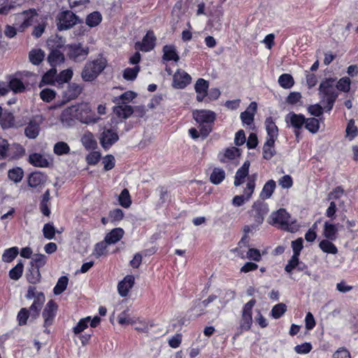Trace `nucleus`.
I'll return each instance as SVG.
<instances>
[{"label": "nucleus", "instance_id": "30", "mask_svg": "<svg viewBox=\"0 0 358 358\" xmlns=\"http://www.w3.org/2000/svg\"><path fill=\"white\" fill-rule=\"evenodd\" d=\"M48 62L54 67L64 62V55L58 50H53L48 57Z\"/></svg>", "mask_w": 358, "mask_h": 358}, {"label": "nucleus", "instance_id": "6", "mask_svg": "<svg viewBox=\"0 0 358 358\" xmlns=\"http://www.w3.org/2000/svg\"><path fill=\"white\" fill-rule=\"evenodd\" d=\"M77 120L84 124L96 123L99 117L92 114V108L89 103H81L76 105Z\"/></svg>", "mask_w": 358, "mask_h": 358}, {"label": "nucleus", "instance_id": "26", "mask_svg": "<svg viewBox=\"0 0 358 358\" xmlns=\"http://www.w3.org/2000/svg\"><path fill=\"white\" fill-rule=\"evenodd\" d=\"M80 141L87 150H94L97 147V143L94 135L88 131L83 134Z\"/></svg>", "mask_w": 358, "mask_h": 358}, {"label": "nucleus", "instance_id": "46", "mask_svg": "<svg viewBox=\"0 0 358 358\" xmlns=\"http://www.w3.org/2000/svg\"><path fill=\"white\" fill-rule=\"evenodd\" d=\"M117 321L119 324L122 325L124 324H134L136 322V317H131L128 311H124L120 313L117 317Z\"/></svg>", "mask_w": 358, "mask_h": 358}, {"label": "nucleus", "instance_id": "48", "mask_svg": "<svg viewBox=\"0 0 358 358\" xmlns=\"http://www.w3.org/2000/svg\"><path fill=\"white\" fill-rule=\"evenodd\" d=\"M139 71L140 67L138 66H136L133 68H127L123 72V78L127 80H134L136 78Z\"/></svg>", "mask_w": 358, "mask_h": 358}, {"label": "nucleus", "instance_id": "47", "mask_svg": "<svg viewBox=\"0 0 358 358\" xmlns=\"http://www.w3.org/2000/svg\"><path fill=\"white\" fill-rule=\"evenodd\" d=\"M27 279L29 283L37 284L41 280V273L39 268H32L29 270V273L27 274Z\"/></svg>", "mask_w": 358, "mask_h": 358}, {"label": "nucleus", "instance_id": "5", "mask_svg": "<svg viewBox=\"0 0 358 358\" xmlns=\"http://www.w3.org/2000/svg\"><path fill=\"white\" fill-rule=\"evenodd\" d=\"M67 56L75 62L85 60L89 54V48L81 43L69 44L66 46Z\"/></svg>", "mask_w": 358, "mask_h": 358}, {"label": "nucleus", "instance_id": "15", "mask_svg": "<svg viewBox=\"0 0 358 358\" xmlns=\"http://www.w3.org/2000/svg\"><path fill=\"white\" fill-rule=\"evenodd\" d=\"M193 117L199 124L212 123L215 119V113L206 110H195L193 112Z\"/></svg>", "mask_w": 358, "mask_h": 358}, {"label": "nucleus", "instance_id": "54", "mask_svg": "<svg viewBox=\"0 0 358 358\" xmlns=\"http://www.w3.org/2000/svg\"><path fill=\"white\" fill-rule=\"evenodd\" d=\"M73 76V71L71 69H66L59 73V75H57L56 78V82H57L59 84L67 83L69 80H70Z\"/></svg>", "mask_w": 358, "mask_h": 358}, {"label": "nucleus", "instance_id": "23", "mask_svg": "<svg viewBox=\"0 0 358 358\" xmlns=\"http://www.w3.org/2000/svg\"><path fill=\"white\" fill-rule=\"evenodd\" d=\"M45 300V296H42L41 294H39L36 300H34L33 303L29 307V312L32 318L36 319L39 316Z\"/></svg>", "mask_w": 358, "mask_h": 358}, {"label": "nucleus", "instance_id": "10", "mask_svg": "<svg viewBox=\"0 0 358 358\" xmlns=\"http://www.w3.org/2000/svg\"><path fill=\"white\" fill-rule=\"evenodd\" d=\"M268 209L264 204H254L251 210V217L255 223L252 224L253 229H257L264 221V216L268 213Z\"/></svg>", "mask_w": 358, "mask_h": 358}, {"label": "nucleus", "instance_id": "29", "mask_svg": "<svg viewBox=\"0 0 358 358\" xmlns=\"http://www.w3.org/2000/svg\"><path fill=\"white\" fill-rule=\"evenodd\" d=\"M338 228L336 224L325 222L324 224L323 235L324 236L330 240L334 241L337 238Z\"/></svg>", "mask_w": 358, "mask_h": 358}, {"label": "nucleus", "instance_id": "37", "mask_svg": "<svg viewBox=\"0 0 358 358\" xmlns=\"http://www.w3.org/2000/svg\"><path fill=\"white\" fill-rule=\"evenodd\" d=\"M45 53L41 49L32 50L29 55L30 62L34 64H39L44 59Z\"/></svg>", "mask_w": 358, "mask_h": 358}, {"label": "nucleus", "instance_id": "22", "mask_svg": "<svg viewBox=\"0 0 358 358\" xmlns=\"http://www.w3.org/2000/svg\"><path fill=\"white\" fill-rule=\"evenodd\" d=\"M76 111V105L67 107L62 111L60 115L61 121L69 124L73 120H77Z\"/></svg>", "mask_w": 358, "mask_h": 358}, {"label": "nucleus", "instance_id": "56", "mask_svg": "<svg viewBox=\"0 0 358 358\" xmlns=\"http://www.w3.org/2000/svg\"><path fill=\"white\" fill-rule=\"evenodd\" d=\"M57 76V70L55 68H52L43 76L42 82L45 84H54Z\"/></svg>", "mask_w": 358, "mask_h": 358}, {"label": "nucleus", "instance_id": "1", "mask_svg": "<svg viewBox=\"0 0 358 358\" xmlns=\"http://www.w3.org/2000/svg\"><path fill=\"white\" fill-rule=\"evenodd\" d=\"M335 81L336 80L334 78H326L320 83L319 86V95L321 103L328 111L332 109L334 103L338 96L334 87Z\"/></svg>", "mask_w": 358, "mask_h": 358}, {"label": "nucleus", "instance_id": "9", "mask_svg": "<svg viewBox=\"0 0 358 358\" xmlns=\"http://www.w3.org/2000/svg\"><path fill=\"white\" fill-rule=\"evenodd\" d=\"M255 304V300L251 299L244 306L240 320V327L242 330L248 331L252 324V309Z\"/></svg>", "mask_w": 358, "mask_h": 358}, {"label": "nucleus", "instance_id": "27", "mask_svg": "<svg viewBox=\"0 0 358 358\" xmlns=\"http://www.w3.org/2000/svg\"><path fill=\"white\" fill-rule=\"evenodd\" d=\"M124 231L121 228H115L106 234L104 241L108 244H115L123 236Z\"/></svg>", "mask_w": 358, "mask_h": 358}, {"label": "nucleus", "instance_id": "4", "mask_svg": "<svg viewBox=\"0 0 358 358\" xmlns=\"http://www.w3.org/2000/svg\"><path fill=\"white\" fill-rule=\"evenodd\" d=\"M268 222L272 225L278 224L280 228L290 231L289 224L291 223V217L284 208L273 212L269 217Z\"/></svg>", "mask_w": 358, "mask_h": 358}, {"label": "nucleus", "instance_id": "55", "mask_svg": "<svg viewBox=\"0 0 358 358\" xmlns=\"http://www.w3.org/2000/svg\"><path fill=\"white\" fill-rule=\"evenodd\" d=\"M286 310V305L285 303H280L273 307L271 314L273 317L278 319L285 313Z\"/></svg>", "mask_w": 358, "mask_h": 358}, {"label": "nucleus", "instance_id": "3", "mask_svg": "<svg viewBox=\"0 0 358 358\" xmlns=\"http://www.w3.org/2000/svg\"><path fill=\"white\" fill-rule=\"evenodd\" d=\"M27 181L33 192L39 193L47 185L48 177L41 171H35L28 175Z\"/></svg>", "mask_w": 358, "mask_h": 358}, {"label": "nucleus", "instance_id": "61", "mask_svg": "<svg viewBox=\"0 0 358 358\" xmlns=\"http://www.w3.org/2000/svg\"><path fill=\"white\" fill-rule=\"evenodd\" d=\"M133 325L135 329L139 332H147L149 330L148 323L145 320L140 318L136 317V322Z\"/></svg>", "mask_w": 358, "mask_h": 358}, {"label": "nucleus", "instance_id": "64", "mask_svg": "<svg viewBox=\"0 0 358 358\" xmlns=\"http://www.w3.org/2000/svg\"><path fill=\"white\" fill-rule=\"evenodd\" d=\"M43 232L45 238L51 240L55 236V229L52 224L48 223L44 225Z\"/></svg>", "mask_w": 358, "mask_h": 358}, {"label": "nucleus", "instance_id": "62", "mask_svg": "<svg viewBox=\"0 0 358 358\" xmlns=\"http://www.w3.org/2000/svg\"><path fill=\"white\" fill-rule=\"evenodd\" d=\"M195 90L196 93H206L208 88V83L206 80L199 78L195 84Z\"/></svg>", "mask_w": 358, "mask_h": 358}, {"label": "nucleus", "instance_id": "42", "mask_svg": "<svg viewBox=\"0 0 358 358\" xmlns=\"http://www.w3.org/2000/svg\"><path fill=\"white\" fill-rule=\"evenodd\" d=\"M14 26L17 27V29L20 32H22L27 28V24L26 20H24V15L22 13L14 15Z\"/></svg>", "mask_w": 358, "mask_h": 358}, {"label": "nucleus", "instance_id": "14", "mask_svg": "<svg viewBox=\"0 0 358 358\" xmlns=\"http://www.w3.org/2000/svg\"><path fill=\"white\" fill-rule=\"evenodd\" d=\"M191 81V76L184 71H178L173 75V85L178 89L185 88Z\"/></svg>", "mask_w": 358, "mask_h": 358}, {"label": "nucleus", "instance_id": "13", "mask_svg": "<svg viewBox=\"0 0 358 358\" xmlns=\"http://www.w3.org/2000/svg\"><path fill=\"white\" fill-rule=\"evenodd\" d=\"M57 310V305L55 302L50 300L47 303L42 313L44 319V327H46L52 324Z\"/></svg>", "mask_w": 358, "mask_h": 358}, {"label": "nucleus", "instance_id": "25", "mask_svg": "<svg viewBox=\"0 0 358 358\" xmlns=\"http://www.w3.org/2000/svg\"><path fill=\"white\" fill-rule=\"evenodd\" d=\"M114 107L113 112L119 117L127 119L134 113V109L131 106L127 104H116Z\"/></svg>", "mask_w": 358, "mask_h": 358}, {"label": "nucleus", "instance_id": "7", "mask_svg": "<svg viewBox=\"0 0 358 358\" xmlns=\"http://www.w3.org/2000/svg\"><path fill=\"white\" fill-rule=\"evenodd\" d=\"M256 178V174L252 175L248 178V182L243 191V195L235 196L232 200V204L234 206H241L245 201H248L250 199L255 187Z\"/></svg>", "mask_w": 358, "mask_h": 358}, {"label": "nucleus", "instance_id": "40", "mask_svg": "<svg viewBox=\"0 0 358 358\" xmlns=\"http://www.w3.org/2000/svg\"><path fill=\"white\" fill-rule=\"evenodd\" d=\"M278 83L282 87L289 89L294 85V81L291 75L284 73L279 77Z\"/></svg>", "mask_w": 358, "mask_h": 358}, {"label": "nucleus", "instance_id": "60", "mask_svg": "<svg viewBox=\"0 0 358 358\" xmlns=\"http://www.w3.org/2000/svg\"><path fill=\"white\" fill-rule=\"evenodd\" d=\"M56 93L50 89H44L40 92V97L45 102H50L55 98Z\"/></svg>", "mask_w": 358, "mask_h": 358}, {"label": "nucleus", "instance_id": "16", "mask_svg": "<svg viewBox=\"0 0 358 358\" xmlns=\"http://www.w3.org/2000/svg\"><path fill=\"white\" fill-rule=\"evenodd\" d=\"M134 276L132 275H128L124 278L117 285L118 293L121 296H127L129 290L133 287L134 285Z\"/></svg>", "mask_w": 358, "mask_h": 358}, {"label": "nucleus", "instance_id": "51", "mask_svg": "<svg viewBox=\"0 0 358 358\" xmlns=\"http://www.w3.org/2000/svg\"><path fill=\"white\" fill-rule=\"evenodd\" d=\"M108 245V244L105 241L96 243L94 249L93 255L97 258L106 255Z\"/></svg>", "mask_w": 358, "mask_h": 358}, {"label": "nucleus", "instance_id": "43", "mask_svg": "<svg viewBox=\"0 0 358 358\" xmlns=\"http://www.w3.org/2000/svg\"><path fill=\"white\" fill-rule=\"evenodd\" d=\"M53 151L57 155H67L70 152V147L66 143L59 141L55 144Z\"/></svg>", "mask_w": 358, "mask_h": 358}, {"label": "nucleus", "instance_id": "53", "mask_svg": "<svg viewBox=\"0 0 358 358\" xmlns=\"http://www.w3.org/2000/svg\"><path fill=\"white\" fill-rule=\"evenodd\" d=\"M350 79L348 77H343L338 81L336 88L340 91L348 92L350 90Z\"/></svg>", "mask_w": 358, "mask_h": 358}, {"label": "nucleus", "instance_id": "44", "mask_svg": "<svg viewBox=\"0 0 358 358\" xmlns=\"http://www.w3.org/2000/svg\"><path fill=\"white\" fill-rule=\"evenodd\" d=\"M68 282L69 279L66 276L60 277L57 282V285L54 287V294L55 295L62 294L66 289Z\"/></svg>", "mask_w": 358, "mask_h": 358}, {"label": "nucleus", "instance_id": "2", "mask_svg": "<svg viewBox=\"0 0 358 358\" xmlns=\"http://www.w3.org/2000/svg\"><path fill=\"white\" fill-rule=\"evenodd\" d=\"M106 66V60L103 57H99L92 62H89L85 65L81 73V77L86 82L92 81Z\"/></svg>", "mask_w": 358, "mask_h": 358}, {"label": "nucleus", "instance_id": "58", "mask_svg": "<svg viewBox=\"0 0 358 358\" xmlns=\"http://www.w3.org/2000/svg\"><path fill=\"white\" fill-rule=\"evenodd\" d=\"M24 266L19 262L14 268L9 271V277L15 280H18L22 275Z\"/></svg>", "mask_w": 358, "mask_h": 358}, {"label": "nucleus", "instance_id": "20", "mask_svg": "<svg viewBox=\"0 0 358 358\" xmlns=\"http://www.w3.org/2000/svg\"><path fill=\"white\" fill-rule=\"evenodd\" d=\"M257 107V106L255 102H251L247 110L241 114V119L243 124L251 125L253 123Z\"/></svg>", "mask_w": 358, "mask_h": 358}, {"label": "nucleus", "instance_id": "31", "mask_svg": "<svg viewBox=\"0 0 358 358\" xmlns=\"http://www.w3.org/2000/svg\"><path fill=\"white\" fill-rule=\"evenodd\" d=\"M163 59L166 61L173 60L178 62L179 56L176 52V49L173 45H165L163 48Z\"/></svg>", "mask_w": 358, "mask_h": 358}, {"label": "nucleus", "instance_id": "57", "mask_svg": "<svg viewBox=\"0 0 358 358\" xmlns=\"http://www.w3.org/2000/svg\"><path fill=\"white\" fill-rule=\"evenodd\" d=\"M0 124L3 128H9L14 124V117L10 113H4L0 118Z\"/></svg>", "mask_w": 358, "mask_h": 358}, {"label": "nucleus", "instance_id": "39", "mask_svg": "<svg viewBox=\"0 0 358 358\" xmlns=\"http://www.w3.org/2000/svg\"><path fill=\"white\" fill-rule=\"evenodd\" d=\"M9 87L15 93H22L25 91L26 85L18 78H13L9 82Z\"/></svg>", "mask_w": 358, "mask_h": 358}, {"label": "nucleus", "instance_id": "17", "mask_svg": "<svg viewBox=\"0 0 358 358\" xmlns=\"http://www.w3.org/2000/svg\"><path fill=\"white\" fill-rule=\"evenodd\" d=\"M250 165V162L245 161L241 167L238 169L234 178V183L235 186H239L242 185L245 182V178L246 177H248V178L250 177L248 176Z\"/></svg>", "mask_w": 358, "mask_h": 358}, {"label": "nucleus", "instance_id": "19", "mask_svg": "<svg viewBox=\"0 0 358 358\" xmlns=\"http://www.w3.org/2000/svg\"><path fill=\"white\" fill-rule=\"evenodd\" d=\"M28 162L36 167L46 168L49 166L48 159L40 153H32L29 156Z\"/></svg>", "mask_w": 358, "mask_h": 358}, {"label": "nucleus", "instance_id": "24", "mask_svg": "<svg viewBox=\"0 0 358 358\" xmlns=\"http://www.w3.org/2000/svg\"><path fill=\"white\" fill-rule=\"evenodd\" d=\"M239 155L240 150L235 147H231L226 149L224 152L220 153L218 157L221 162L227 163L229 160L234 159Z\"/></svg>", "mask_w": 358, "mask_h": 358}, {"label": "nucleus", "instance_id": "12", "mask_svg": "<svg viewBox=\"0 0 358 358\" xmlns=\"http://www.w3.org/2000/svg\"><path fill=\"white\" fill-rule=\"evenodd\" d=\"M118 139L117 134L110 129H104L99 138L100 143L105 150L109 149Z\"/></svg>", "mask_w": 358, "mask_h": 358}, {"label": "nucleus", "instance_id": "45", "mask_svg": "<svg viewBox=\"0 0 358 358\" xmlns=\"http://www.w3.org/2000/svg\"><path fill=\"white\" fill-rule=\"evenodd\" d=\"M17 0H0V15H6L14 8Z\"/></svg>", "mask_w": 358, "mask_h": 358}, {"label": "nucleus", "instance_id": "21", "mask_svg": "<svg viewBox=\"0 0 358 358\" xmlns=\"http://www.w3.org/2000/svg\"><path fill=\"white\" fill-rule=\"evenodd\" d=\"M285 121L295 129H301L305 123V117L302 115L289 113L286 115Z\"/></svg>", "mask_w": 358, "mask_h": 358}, {"label": "nucleus", "instance_id": "63", "mask_svg": "<svg viewBox=\"0 0 358 358\" xmlns=\"http://www.w3.org/2000/svg\"><path fill=\"white\" fill-rule=\"evenodd\" d=\"M101 159V153L98 151H92L86 157V161L88 164L95 165Z\"/></svg>", "mask_w": 358, "mask_h": 358}, {"label": "nucleus", "instance_id": "28", "mask_svg": "<svg viewBox=\"0 0 358 358\" xmlns=\"http://www.w3.org/2000/svg\"><path fill=\"white\" fill-rule=\"evenodd\" d=\"M265 126L268 134L267 139L275 141L278 137V129L271 117L266 118Z\"/></svg>", "mask_w": 358, "mask_h": 358}, {"label": "nucleus", "instance_id": "18", "mask_svg": "<svg viewBox=\"0 0 358 358\" xmlns=\"http://www.w3.org/2000/svg\"><path fill=\"white\" fill-rule=\"evenodd\" d=\"M155 36L152 31H148L143 37L142 43H138L136 46H139L141 51L148 52L151 50L155 47Z\"/></svg>", "mask_w": 358, "mask_h": 358}, {"label": "nucleus", "instance_id": "50", "mask_svg": "<svg viewBox=\"0 0 358 358\" xmlns=\"http://www.w3.org/2000/svg\"><path fill=\"white\" fill-rule=\"evenodd\" d=\"M346 137L349 138L350 141H352L355 136L358 134L357 127L355 125L354 120H351L348 123L346 127Z\"/></svg>", "mask_w": 358, "mask_h": 358}, {"label": "nucleus", "instance_id": "49", "mask_svg": "<svg viewBox=\"0 0 358 358\" xmlns=\"http://www.w3.org/2000/svg\"><path fill=\"white\" fill-rule=\"evenodd\" d=\"M101 21V15L99 12H93L86 19V24L90 27H95Z\"/></svg>", "mask_w": 358, "mask_h": 358}, {"label": "nucleus", "instance_id": "41", "mask_svg": "<svg viewBox=\"0 0 358 358\" xmlns=\"http://www.w3.org/2000/svg\"><path fill=\"white\" fill-rule=\"evenodd\" d=\"M19 250L17 247H12L6 250L2 255V261L4 262H11L18 255Z\"/></svg>", "mask_w": 358, "mask_h": 358}, {"label": "nucleus", "instance_id": "34", "mask_svg": "<svg viewBox=\"0 0 358 358\" xmlns=\"http://www.w3.org/2000/svg\"><path fill=\"white\" fill-rule=\"evenodd\" d=\"M8 178L15 183L20 182L24 177V171L21 167H15L8 172Z\"/></svg>", "mask_w": 358, "mask_h": 358}, {"label": "nucleus", "instance_id": "38", "mask_svg": "<svg viewBox=\"0 0 358 358\" xmlns=\"http://www.w3.org/2000/svg\"><path fill=\"white\" fill-rule=\"evenodd\" d=\"M320 248L327 253L336 255L338 252V249L334 244H333L330 240H322L319 244Z\"/></svg>", "mask_w": 358, "mask_h": 358}, {"label": "nucleus", "instance_id": "33", "mask_svg": "<svg viewBox=\"0 0 358 358\" xmlns=\"http://www.w3.org/2000/svg\"><path fill=\"white\" fill-rule=\"evenodd\" d=\"M275 188V182L273 180H268L263 187L260 193L261 199L265 200L270 198Z\"/></svg>", "mask_w": 358, "mask_h": 358}, {"label": "nucleus", "instance_id": "35", "mask_svg": "<svg viewBox=\"0 0 358 358\" xmlns=\"http://www.w3.org/2000/svg\"><path fill=\"white\" fill-rule=\"evenodd\" d=\"M275 141L274 140H266L263 147V157L264 159H270L273 157L275 154V150L273 149Z\"/></svg>", "mask_w": 358, "mask_h": 358}, {"label": "nucleus", "instance_id": "59", "mask_svg": "<svg viewBox=\"0 0 358 358\" xmlns=\"http://www.w3.org/2000/svg\"><path fill=\"white\" fill-rule=\"evenodd\" d=\"M119 201L120 205L124 208H128L130 206L131 201L129 192L127 189H124L122 191L119 196Z\"/></svg>", "mask_w": 358, "mask_h": 358}, {"label": "nucleus", "instance_id": "11", "mask_svg": "<svg viewBox=\"0 0 358 358\" xmlns=\"http://www.w3.org/2000/svg\"><path fill=\"white\" fill-rule=\"evenodd\" d=\"M43 117L41 115H36L29 121L24 129L25 136L31 139L36 138L40 131V125L43 122Z\"/></svg>", "mask_w": 358, "mask_h": 358}, {"label": "nucleus", "instance_id": "52", "mask_svg": "<svg viewBox=\"0 0 358 358\" xmlns=\"http://www.w3.org/2000/svg\"><path fill=\"white\" fill-rule=\"evenodd\" d=\"M305 127L311 133H316L319 129V121L317 119L312 117L305 120Z\"/></svg>", "mask_w": 358, "mask_h": 358}, {"label": "nucleus", "instance_id": "36", "mask_svg": "<svg viewBox=\"0 0 358 358\" xmlns=\"http://www.w3.org/2000/svg\"><path fill=\"white\" fill-rule=\"evenodd\" d=\"M225 178V172L220 168H215L210 176V182L215 185L221 183Z\"/></svg>", "mask_w": 358, "mask_h": 358}, {"label": "nucleus", "instance_id": "8", "mask_svg": "<svg viewBox=\"0 0 358 358\" xmlns=\"http://www.w3.org/2000/svg\"><path fill=\"white\" fill-rule=\"evenodd\" d=\"M57 28L59 30H67L74 26L78 17L71 10L61 12L57 17Z\"/></svg>", "mask_w": 358, "mask_h": 358}, {"label": "nucleus", "instance_id": "32", "mask_svg": "<svg viewBox=\"0 0 358 358\" xmlns=\"http://www.w3.org/2000/svg\"><path fill=\"white\" fill-rule=\"evenodd\" d=\"M136 94L131 92L127 91L119 96L113 99V102L115 104H127L136 97Z\"/></svg>", "mask_w": 358, "mask_h": 358}]
</instances>
